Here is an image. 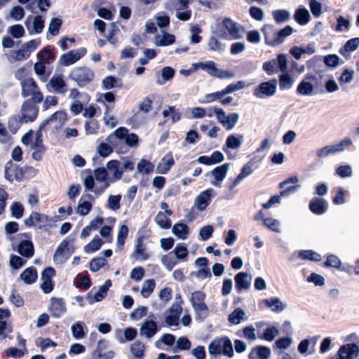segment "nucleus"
<instances>
[{
  "label": "nucleus",
  "mask_w": 359,
  "mask_h": 359,
  "mask_svg": "<svg viewBox=\"0 0 359 359\" xmlns=\"http://www.w3.org/2000/svg\"><path fill=\"white\" fill-rule=\"evenodd\" d=\"M39 127L38 130L34 133L32 130L27 132L21 139L22 143L27 146L29 149L33 150L32 158L37 161L42 160L46 148L43 144L42 132Z\"/></svg>",
  "instance_id": "nucleus-1"
},
{
  "label": "nucleus",
  "mask_w": 359,
  "mask_h": 359,
  "mask_svg": "<svg viewBox=\"0 0 359 359\" xmlns=\"http://www.w3.org/2000/svg\"><path fill=\"white\" fill-rule=\"evenodd\" d=\"M208 353L211 359L222 355L229 358L234 355L232 342L228 337L217 338L212 341L208 345Z\"/></svg>",
  "instance_id": "nucleus-2"
},
{
  "label": "nucleus",
  "mask_w": 359,
  "mask_h": 359,
  "mask_svg": "<svg viewBox=\"0 0 359 359\" xmlns=\"http://www.w3.org/2000/svg\"><path fill=\"white\" fill-rule=\"evenodd\" d=\"M20 86L22 97H30V100L34 103H39L43 100V95L33 78L29 77L22 79L20 82Z\"/></svg>",
  "instance_id": "nucleus-3"
},
{
  "label": "nucleus",
  "mask_w": 359,
  "mask_h": 359,
  "mask_svg": "<svg viewBox=\"0 0 359 359\" xmlns=\"http://www.w3.org/2000/svg\"><path fill=\"white\" fill-rule=\"evenodd\" d=\"M205 294L200 290L194 292L190 297V302L196 313V318L203 320L208 314V307L205 303Z\"/></svg>",
  "instance_id": "nucleus-4"
},
{
  "label": "nucleus",
  "mask_w": 359,
  "mask_h": 359,
  "mask_svg": "<svg viewBox=\"0 0 359 359\" xmlns=\"http://www.w3.org/2000/svg\"><path fill=\"white\" fill-rule=\"evenodd\" d=\"M352 144V140L349 137L344 138L339 142L327 145L316 150V154L318 158H324L329 155L341 152Z\"/></svg>",
  "instance_id": "nucleus-5"
},
{
  "label": "nucleus",
  "mask_w": 359,
  "mask_h": 359,
  "mask_svg": "<svg viewBox=\"0 0 359 359\" xmlns=\"http://www.w3.org/2000/svg\"><path fill=\"white\" fill-rule=\"evenodd\" d=\"M69 78L74 80L78 86H84L93 80L94 73L88 67H79L71 70Z\"/></svg>",
  "instance_id": "nucleus-6"
},
{
  "label": "nucleus",
  "mask_w": 359,
  "mask_h": 359,
  "mask_svg": "<svg viewBox=\"0 0 359 359\" xmlns=\"http://www.w3.org/2000/svg\"><path fill=\"white\" fill-rule=\"evenodd\" d=\"M277 91V81L272 79L264 81L253 88V95L259 99H266L273 96Z\"/></svg>",
  "instance_id": "nucleus-7"
},
{
  "label": "nucleus",
  "mask_w": 359,
  "mask_h": 359,
  "mask_svg": "<svg viewBox=\"0 0 359 359\" xmlns=\"http://www.w3.org/2000/svg\"><path fill=\"white\" fill-rule=\"evenodd\" d=\"M115 139L124 141L130 147L135 146L138 142V137L135 133L128 134V130L124 127L116 129L108 137V141L112 144H116Z\"/></svg>",
  "instance_id": "nucleus-8"
},
{
  "label": "nucleus",
  "mask_w": 359,
  "mask_h": 359,
  "mask_svg": "<svg viewBox=\"0 0 359 359\" xmlns=\"http://www.w3.org/2000/svg\"><path fill=\"white\" fill-rule=\"evenodd\" d=\"M67 121V114L63 111H57L47 119L43 121L40 125L41 130L48 128L57 130L60 129Z\"/></svg>",
  "instance_id": "nucleus-9"
},
{
  "label": "nucleus",
  "mask_w": 359,
  "mask_h": 359,
  "mask_svg": "<svg viewBox=\"0 0 359 359\" xmlns=\"http://www.w3.org/2000/svg\"><path fill=\"white\" fill-rule=\"evenodd\" d=\"M214 113L217 121L227 130H232L238 123L239 116L236 113L226 114L224 111L220 108H215Z\"/></svg>",
  "instance_id": "nucleus-10"
},
{
  "label": "nucleus",
  "mask_w": 359,
  "mask_h": 359,
  "mask_svg": "<svg viewBox=\"0 0 359 359\" xmlns=\"http://www.w3.org/2000/svg\"><path fill=\"white\" fill-rule=\"evenodd\" d=\"M39 113V108L34 104V102L30 100L23 102L19 116L22 118V122L29 123L34 121Z\"/></svg>",
  "instance_id": "nucleus-11"
},
{
  "label": "nucleus",
  "mask_w": 359,
  "mask_h": 359,
  "mask_svg": "<svg viewBox=\"0 0 359 359\" xmlns=\"http://www.w3.org/2000/svg\"><path fill=\"white\" fill-rule=\"evenodd\" d=\"M229 166L230 164L226 163L212 169L210 172V175L212 177L210 180V184L216 187L220 188L229 170Z\"/></svg>",
  "instance_id": "nucleus-12"
},
{
  "label": "nucleus",
  "mask_w": 359,
  "mask_h": 359,
  "mask_svg": "<svg viewBox=\"0 0 359 359\" xmlns=\"http://www.w3.org/2000/svg\"><path fill=\"white\" fill-rule=\"evenodd\" d=\"M74 250L69 246V242L67 239L62 241L53 256V260L56 264H63L72 255Z\"/></svg>",
  "instance_id": "nucleus-13"
},
{
  "label": "nucleus",
  "mask_w": 359,
  "mask_h": 359,
  "mask_svg": "<svg viewBox=\"0 0 359 359\" xmlns=\"http://www.w3.org/2000/svg\"><path fill=\"white\" fill-rule=\"evenodd\" d=\"M51 222L50 218L38 212H32L29 217L25 220V224L27 226H34L37 229H42Z\"/></svg>",
  "instance_id": "nucleus-14"
},
{
  "label": "nucleus",
  "mask_w": 359,
  "mask_h": 359,
  "mask_svg": "<svg viewBox=\"0 0 359 359\" xmlns=\"http://www.w3.org/2000/svg\"><path fill=\"white\" fill-rule=\"evenodd\" d=\"M86 52L85 48L70 50L60 56V63L64 66L72 65L83 57Z\"/></svg>",
  "instance_id": "nucleus-15"
},
{
  "label": "nucleus",
  "mask_w": 359,
  "mask_h": 359,
  "mask_svg": "<svg viewBox=\"0 0 359 359\" xmlns=\"http://www.w3.org/2000/svg\"><path fill=\"white\" fill-rule=\"evenodd\" d=\"M95 197L90 194H83L79 200L76 212L81 216L87 215L92 210Z\"/></svg>",
  "instance_id": "nucleus-16"
},
{
  "label": "nucleus",
  "mask_w": 359,
  "mask_h": 359,
  "mask_svg": "<svg viewBox=\"0 0 359 359\" xmlns=\"http://www.w3.org/2000/svg\"><path fill=\"white\" fill-rule=\"evenodd\" d=\"M243 140L244 137L241 134H231L227 137L222 149L228 155L229 158H233L229 150L239 149L243 142Z\"/></svg>",
  "instance_id": "nucleus-17"
},
{
  "label": "nucleus",
  "mask_w": 359,
  "mask_h": 359,
  "mask_svg": "<svg viewBox=\"0 0 359 359\" xmlns=\"http://www.w3.org/2000/svg\"><path fill=\"white\" fill-rule=\"evenodd\" d=\"M359 354V346L355 344H347L341 346L337 351L339 359H354Z\"/></svg>",
  "instance_id": "nucleus-18"
},
{
  "label": "nucleus",
  "mask_w": 359,
  "mask_h": 359,
  "mask_svg": "<svg viewBox=\"0 0 359 359\" xmlns=\"http://www.w3.org/2000/svg\"><path fill=\"white\" fill-rule=\"evenodd\" d=\"M48 311L53 317L60 318L66 311L65 301L62 298H50Z\"/></svg>",
  "instance_id": "nucleus-19"
},
{
  "label": "nucleus",
  "mask_w": 359,
  "mask_h": 359,
  "mask_svg": "<svg viewBox=\"0 0 359 359\" xmlns=\"http://www.w3.org/2000/svg\"><path fill=\"white\" fill-rule=\"evenodd\" d=\"M182 311V308L170 306L169 309L164 312L165 323L166 325L169 327L177 326Z\"/></svg>",
  "instance_id": "nucleus-20"
},
{
  "label": "nucleus",
  "mask_w": 359,
  "mask_h": 359,
  "mask_svg": "<svg viewBox=\"0 0 359 359\" xmlns=\"http://www.w3.org/2000/svg\"><path fill=\"white\" fill-rule=\"evenodd\" d=\"M253 172L252 165L245 164L242 168L241 172L235 178H229L228 187L230 191H233L245 178Z\"/></svg>",
  "instance_id": "nucleus-21"
},
{
  "label": "nucleus",
  "mask_w": 359,
  "mask_h": 359,
  "mask_svg": "<svg viewBox=\"0 0 359 359\" xmlns=\"http://www.w3.org/2000/svg\"><path fill=\"white\" fill-rule=\"evenodd\" d=\"M32 17L29 16L25 22V25L29 33H41L44 27V20L43 18L40 15H37L34 18L32 21Z\"/></svg>",
  "instance_id": "nucleus-22"
},
{
  "label": "nucleus",
  "mask_w": 359,
  "mask_h": 359,
  "mask_svg": "<svg viewBox=\"0 0 359 359\" xmlns=\"http://www.w3.org/2000/svg\"><path fill=\"white\" fill-rule=\"evenodd\" d=\"M236 288L238 293L248 290L251 285L252 277L248 273L240 272L235 276Z\"/></svg>",
  "instance_id": "nucleus-23"
},
{
  "label": "nucleus",
  "mask_w": 359,
  "mask_h": 359,
  "mask_svg": "<svg viewBox=\"0 0 359 359\" xmlns=\"http://www.w3.org/2000/svg\"><path fill=\"white\" fill-rule=\"evenodd\" d=\"M213 191H214L212 189H208L202 191L195 198L194 206L200 211L204 210L210 202Z\"/></svg>",
  "instance_id": "nucleus-24"
},
{
  "label": "nucleus",
  "mask_w": 359,
  "mask_h": 359,
  "mask_svg": "<svg viewBox=\"0 0 359 359\" xmlns=\"http://www.w3.org/2000/svg\"><path fill=\"white\" fill-rule=\"evenodd\" d=\"M262 31L266 44L272 46H277L278 30L271 25H264Z\"/></svg>",
  "instance_id": "nucleus-25"
},
{
  "label": "nucleus",
  "mask_w": 359,
  "mask_h": 359,
  "mask_svg": "<svg viewBox=\"0 0 359 359\" xmlns=\"http://www.w3.org/2000/svg\"><path fill=\"white\" fill-rule=\"evenodd\" d=\"M158 330V325L155 321L147 320L142 324L140 328V335L149 339L154 337Z\"/></svg>",
  "instance_id": "nucleus-26"
},
{
  "label": "nucleus",
  "mask_w": 359,
  "mask_h": 359,
  "mask_svg": "<svg viewBox=\"0 0 359 359\" xmlns=\"http://www.w3.org/2000/svg\"><path fill=\"white\" fill-rule=\"evenodd\" d=\"M224 160V155L220 151H215L210 156H201L198 158L197 161L199 163L206 165H211L222 163Z\"/></svg>",
  "instance_id": "nucleus-27"
},
{
  "label": "nucleus",
  "mask_w": 359,
  "mask_h": 359,
  "mask_svg": "<svg viewBox=\"0 0 359 359\" xmlns=\"http://www.w3.org/2000/svg\"><path fill=\"white\" fill-rule=\"evenodd\" d=\"M107 345V341L100 340L97 346L92 354L93 359H112L114 356V352L111 350L102 352V349Z\"/></svg>",
  "instance_id": "nucleus-28"
},
{
  "label": "nucleus",
  "mask_w": 359,
  "mask_h": 359,
  "mask_svg": "<svg viewBox=\"0 0 359 359\" xmlns=\"http://www.w3.org/2000/svg\"><path fill=\"white\" fill-rule=\"evenodd\" d=\"M314 79L315 77L311 75H306L305 78L299 83L297 91L302 95H311L313 94V85L309 81V79Z\"/></svg>",
  "instance_id": "nucleus-29"
},
{
  "label": "nucleus",
  "mask_w": 359,
  "mask_h": 359,
  "mask_svg": "<svg viewBox=\"0 0 359 359\" xmlns=\"http://www.w3.org/2000/svg\"><path fill=\"white\" fill-rule=\"evenodd\" d=\"M174 165V160L171 152L167 153L158 162L156 172L166 174Z\"/></svg>",
  "instance_id": "nucleus-30"
},
{
  "label": "nucleus",
  "mask_w": 359,
  "mask_h": 359,
  "mask_svg": "<svg viewBox=\"0 0 359 359\" xmlns=\"http://www.w3.org/2000/svg\"><path fill=\"white\" fill-rule=\"evenodd\" d=\"M107 168L109 173L112 175V178L110 179L111 182L121 178L123 168L121 162L117 160H111L107 163Z\"/></svg>",
  "instance_id": "nucleus-31"
},
{
  "label": "nucleus",
  "mask_w": 359,
  "mask_h": 359,
  "mask_svg": "<svg viewBox=\"0 0 359 359\" xmlns=\"http://www.w3.org/2000/svg\"><path fill=\"white\" fill-rule=\"evenodd\" d=\"M83 184L88 190L93 191L96 195L102 194L109 186V182H105L104 184H102L100 187H95V178L92 175H88L85 177Z\"/></svg>",
  "instance_id": "nucleus-32"
},
{
  "label": "nucleus",
  "mask_w": 359,
  "mask_h": 359,
  "mask_svg": "<svg viewBox=\"0 0 359 359\" xmlns=\"http://www.w3.org/2000/svg\"><path fill=\"white\" fill-rule=\"evenodd\" d=\"M49 84L57 93L64 94L67 91L66 83L63 76L60 74H54L51 78Z\"/></svg>",
  "instance_id": "nucleus-33"
},
{
  "label": "nucleus",
  "mask_w": 359,
  "mask_h": 359,
  "mask_svg": "<svg viewBox=\"0 0 359 359\" xmlns=\"http://www.w3.org/2000/svg\"><path fill=\"white\" fill-rule=\"evenodd\" d=\"M222 24L233 38L239 39L242 36L243 29L231 19H224Z\"/></svg>",
  "instance_id": "nucleus-34"
},
{
  "label": "nucleus",
  "mask_w": 359,
  "mask_h": 359,
  "mask_svg": "<svg viewBox=\"0 0 359 359\" xmlns=\"http://www.w3.org/2000/svg\"><path fill=\"white\" fill-rule=\"evenodd\" d=\"M18 252L25 258H31L34 252V245L31 241L24 240L18 245Z\"/></svg>",
  "instance_id": "nucleus-35"
},
{
  "label": "nucleus",
  "mask_w": 359,
  "mask_h": 359,
  "mask_svg": "<svg viewBox=\"0 0 359 359\" xmlns=\"http://www.w3.org/2000/svg\"><path fill=\"white\" fill-rule=\"evenodd\" d=\"M271 349L264 346H259L253 348L249 353L250 359H269L271 355Z\"/></svg>",
  "instance_id": "nucleus-36"
},
{
  "label": "nucleus",
  "mask_w": 359,
  "mask_h": 359,
  "mask_svg": "<svg viewBox=\"0 0 359 359\" xmlns=\"http://www.w3.org/2000/svg\"><path fill=\"white\" fill-rule=\"evenodd\" d=\"M309 208L314 214L322 215L325 212L327 208V203L323 198H314L309 203Z\"/></svg>",
  "instance_id": "nucleus-37"
},
{
  "label": "nucleus",
  "mask_w": 359,
  "mask_h": 359,
  "mask_svg": "<svg viewBox=\"0 0 359 359\" xmlns=\"http://www.w3.org/2000/svg\"><path fill=\"white\" fill-rule=\"evenodd\" d=\"M299 187H300L299 185H296V186H291V187H287L285 190L282 191L280 193L279 196L277 195V196H272L267 203H264L262 205L263 208L268 209V208H270L273 204L279 203L280 201L281 196H285L289 195L290 194L295 191Z\"/></svg>",
  "instance_id": "nucleus-38"
},
{
  "label": "nucleus",
  "mask_w": 359,
  "mask_h": 359,
  "mask_svg": "<svg viewBox=\"0 0 359 359\" xmlns=\"http://www.w3.org/2000/svg\"><path fill=\"white\" fill-rule=\"evenodd\" d=\"M175 75V70L170 67H165L161 69V73H156V83L158 85H163L166 81L171 80Z\"/></svg>",
  "instance_id": "nucleus-39"
},
{
  "label": "nucleus",
  "mask_w": 359,
  "mask_h": 359,
  "mask_svg": "<svg viewBox=\"0 0 359 359\" xmlns=\"http://www.w3.org/2000/svg\"><path fill=\"white\" fill-rule=\"evenodd\" d=\"M172 232L178 238L185 240L189 236V228L186 224L178 222L172 227Z\"/></svg>",
  "instance_id": "nucleus-40"
},
{
  "label": "nucleus",
  "mask_w": 359,
  "mask_h": 359,
  "mask_svg": "<svg viewBox=\"0 0 359 359\" xmlns=\"http://www.w3.org/2000/svg\"><path fill=\"white\" fill-rule=\"evenodd\" d=\"M175 37L174 35L162 32L161 34H157L154 38V43L158 46H166L172 44L175 42Z\"/></svg>",
  "instance_id": "nucleus-41"
},
{
  "label": "nucleus",
  "mask_w": 359,
  "mask_h": 359,
  "mask_svg": "<svg viewBox=\"0 0 359 359\" xmlns=\"http://www.w3.org/2000/svg\"><path fill=\"white\" fill-rule=\"evenodd\" d=\"M264 304L270 308L274 312H281L286 308V304L283 302L278 297H272L271 299H266L264 300Z\"/></svg>",
  "instance_id": "nucleus-42"
},
{
  "label": "nucleus",
  "mask_w": 359,
  "mask_h": 359,
  "mask_svg": "<svg viewBox=\"0 0 359 359\" xmlns=\"http://www.w3.org/2000/svg\"><path fill=\"white\" fill-rule=\"evenodd\" d=\"M4 175L5 178L9 182L20 181L23 177V172L22 168L18 166L11 168L6 167Z\"/></svg>",
  "instance_id": "nucleus-43"
},
{
  "label": "nucleus",
  "mask_w": 359,
  "mask_h": 359,
  "mask_svg": "<svg viewBox=\"0 0 359 359\" xmlns=\"http://www.w3.org/2000/svg\"><path fill=\"white\" fill-rule=\"evenodd\" d=\"M358 47L359 37L351 39L346 41L344 48L340 50V53L348 58L350 56V52L355 50Z\"/></svg>",
  "instance_id": "nucleus-44"
},
{
  "label": "nucleus",
  "mask_w": 359,
  "mask_h": 359,
  "mask_svg": "<svg viewBox=\"0 0 359 359\" xmlns=\"http://www.w3.org/2000/svg\"><path fill=\"white\" fill-rule=\"evenodd\" d=\"M294 17L295 20L302 25L307 24L311 19V15L309 11L305 8H297Z\"/></svg>",
  "instance_id": "nucleus-45"
},
{
  "label": "nucleus",
  "mask_w": 359,
  "mask_h": 359,
  "mask_svg": "<svg viewBox=\"0 0 359 359\" xmlns=\"http://www.w3.org/2000/svg\"><path fill=\"white\" fill-rule=\"evenodd\" d=\"M20 278L26 284H32L37 279V272L35 268L28 267L20 275Z\"/></svg>",
  "instance_id": "nucleus-46"
},
{
  "label": "nucleus",
  "mask_w": 359,
  "mask_h": 359,
  "mask_svg": "<svg viewBox=\"0 0 359 359\" xmlns=\"http://www.w3.org/2000/svg\"><path fill=\"white\" fill-rule=\"evenodd\" d=\"M128 234V228L126 225L121 226L116 239V252L121 251L125 243V240Z\"/></svg>",
  "instance_id": "nucleus-47"
},
{
  "label": "nucleus",
  "mask_w": 359,
  "mask_h": 359,
  "mask_svg": "<svg viewBox=\"0 0 359 359\" xmlns=\"http://www.w3.org/2000/svg\"><path fill=\"white\" fill-rule=\"evenodd\" d=\"M293 84L294 79L288 72H283L279 76V86L281 90L290 89Z\"/></svg>",
  "instance_id": "nucleus-48"
},
{
  "label": "nucleus",
  "mask_w": 359,
  "mask_h": 359,
  "mask_svg": "<svg viewBox=\"0 0 359 359\" xmlns=\"http://www.w3.org/2000/svg\"><path fill=\"white\" fill-rule=\"evenodd\" d=\"M170 215H167V214L163 213L162 212H159L156 215L154 220L157 225L161 229H168L171 227V220L169 219Z\"/></svg>",
  "instance_id": "nucleus-49"
},
{
  "label": "nucleus",
  "mask_w": 359,
  "mask_h": 359,
  "mask_svg": "<svg viewBox=\"0 0 359 359\" xmlns=\"http://www.w3.org/2000/svg\"><path fill=\"white\" fill-rule=\"evenodd\" d=\"M247 318L245 311L241 308H237L229 316V322L235 325L239 324Z\"/></svg>",
  "instance_id": "nucleus-50"
},
{
  "label": "nucleus",
  "mask_w": 359,
  "mask_h": 359,
  "mask_svg": "<svg viewBox=\"0 0 359 359\" xmlns=\"http://www.w3.org/2000/svg\"><path fill=\"white\" fill-rule=\"evenodd\" d=\"M103 243V241L99 236H96L89 243L83 247V250L86 253L94 252L98 250Z\"/></svg>",
  "instance_id": "nucleus-51"
},
{
  "label": "nucleus",
  "mask_w": 359,
  "mask_h": 359,
  "mask_svg": "<svg viewBox=\"0 0 359 359\" xmlns=\"http://www.w3.org/2000/svg\"><path fill=\"white\" fill-rule=\"evenodd\" d=\"M156 283L153 279L145 280L142 284L141 294L144 298H148L154 292Z\"/></svg>",
  "instance_id": "nucleus-52"
},
{
  "label": "nucleus",
  "mask_w": 359,
  "mask_h": 359,
  "mask_svg": "<svg viewBox=\"0 0 359 359\" xmlns=\"http://www.w3.org/2000/svg\"><path fill=\"white\" fill-rule=\"evenodd\" d=\"M133 256L136 259L139 260H145L149 257L148 254L145 252V248L140 238L137 241L135 249L133 252Z\"/></svg>",
  "instance_id": "nucleus-53"
},
{
  "label": "nucleus",
  "mask_w": 359,
  "mask_h": 359,
  "mask_svg": "<svg viewBox=\"0 0 359 359\" xmlns=\"http://www.w3.org/2000/svg\"><path fill=\"white\" fill-rule=\"evenodd\" d=\"M351 27L350 20L344 17L339 16L337 19V24L335 30L337 32H347L349 31Z\"/></svg>",
  "instance_id": "nucleus-54"
},
{
  "label": "nucleus",
  "mask_w": 359,
  "mask_h": 359,
  "mask_svg": "<svg viewBox=\"0 0 359 359\" xmlns=\"http://www.w3.org/2000/svg\"><path fill=\"white\" fill-rule=\"evenodd\" d=\"M209 50L221 53L224 51L226 46L222 43L215 36H211L208 43Z\"/></svg>",
  "instance_id": "nucleus-55"
},
{
  "label": "nucleus",
  "mask_w": 359,
  "mask_h": 359,
  "mask_svg": "<svg viewBox=\"0 0 359 359\" xmlns=\"http://www.w3.org/2000/svg\"><path fill=\"white\" fill-rule=\"evenodd\" d=\"M272 15L276 22L283 23L290 18V13L285 9L275 10L272 12Z\"/></svg>",
  "instance_id": "nucleus-56"
},
{
  "label": "nucleus",
  "mask_w": 359,
  "mask_h": 359,
  "mask_svg": "<svg viewBox=\"0 0 359 359\" xmlns=\"http://www.w3.org/2000/svg\"><path fill=\"white\" fill-rule=\"evenodd\" d=\"M137 169L142 174L149 175L154 171V165L149 161L142 159L137 163Z\"/></svg>",
  "instance_id": "nucleus-57"
},
{
  "label": "nucleus",
  "mask_w": 359,
  "mask_h": 359,
  "mask_svg": "<svg viewBox=\"0 0 359 359\" xmlns=\"http://www.w3.org/2000/svg\"><path fill=\"white\" fill-rule=\"evenodd\" d=\"M263 224L264 226L271 230L272 231L276 233L281 232L280 222L278 219L271 217L264 218Z\"/></svg>",
  "instance_id": "nucleus-58"
},
{
  "label": "nucleus",
  "mask_w": 359,
  "mask_h": 359,
  "mask_svg": "<svg viewBox=\"0 0 359 359\" xmlns=\"http://www.w3.org/2000/svg\"><path fill=\"white\" fill-rule=\"evenodd\" d=\"M298 257L302 259H309L314 262L321 260V255L313 250H301L298 252Z\"/></svg>",
  "instance_id": "nucleus-59"
},
{
  "label": "nucleus",
  "mask_w": 359,
  "mask_h": 359,
  "mask_svg": "<svg viewBox=\"0 0 359 359\" xmlns=\"http://www.w3.org/2000/svg\"><path fill=\"white\" fill-rule=\"evenodd\" d=\"M29 53L22 46L19 50H12L10 53V58L14 61H22L29 57Z\"/></svg>",
  "instance_id": "nucleus-60"
},
{
  "label": "nucleus",
  "mask_w": 359,
  "mask_h": 359,
  "mask_svg": "<svg viewBox=\"0 0 359 359\" xmlns=\"http://www.w3.org/2000/svg\"><path fill=\"white\" fill-rule=\"evenodd\" d=\"M173 253L176 259L182 260L183 262L187 261V257L188 256V250L182 244H177L173 250L171 252Z\"/></svg>",
  "instance_id": "nucleus-61"
},
{
  "label": "nucleus",
  "mask_w": 359,
  "mask_h": 359,
  "mask_svg": "<svg viewBox=\"0 0 359 359\" xmlns=\"http://www.w3.org/2000/svg\"><path fill=\"white\" fill-rule=\"evenodd\" d=\"M132 354L137 359H142L144 352V345L139 341H135L130 346Z\"/></svg>",
  "instance_id": "nucleus-62"
},
{
  "label": "nucleus",
  "mask_w": 359,
  "mask_h": 359,
  "mask_svg": "<svg viewBox=\"0 0 359 359\" xmlns=\"http://www.w3.org/2000/svg\"><path fill=\"white\" fill-rule=\"evenodd\" d=\"M278 334L279 330L277 327L269 326L264 330L260 338L268 341H272L276 338V337L278 335Z\"/></svg>",
  "instance_id": "nucleus-63"
},
{
  "label": "nucleus",
  "mask_w": 359,
  "mask_h": 359,
  "mask_svg": "<svg viewBox=\"0 0 359 359\" xmlns=\"http://www.w3.org/2000/svg\"><path fill=\"white\" fill-rule=\"evenodd\" d=\"M164 117H170L172 123L179 121L181 117L180 113L174 107H168L162 113Z\"/></svg>",
  "instance_id": "nucleus-64"
}]
</instances>
